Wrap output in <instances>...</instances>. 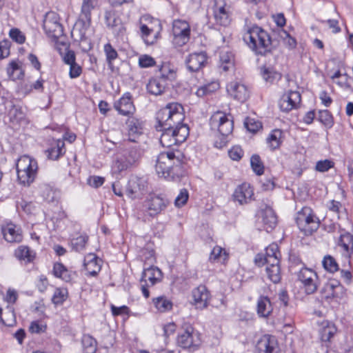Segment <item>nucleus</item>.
Listing matches in <instances>:
<instances>
[{
    "label": "nucleus",
    "mask_w": 353,
    "mask_h": 353,
    "mask_svg": "<svg viewBox=\"0 0 353 353\" xmlns=\"http://www.w3.org/2000/svg\"><path fill=\"white\" fill-rule=\"evenodd\" d=\"M43 28L48 37L55 41L58 50L68 49V45L62 38L63 28L59 21V17L57 13L54 12H47L43 19Z\"/></svg>",
    "instance_id": "obj_1"
},
{
    "label": "nucleus",
    "mask_w": 353,
    "mask_h": 353,
    "mask_svg": "<svg viewBox=\"0 0 353 353\" xmlns=\"http://www.w3.org/2000/svg\"><path fill=\"white\" fill-rule=\"evenodd\" d=\"M184 110L178 103H170L158 111L157 120L159 126L174 127L184 125Z\"/></svg>",
    "instance_id": "obj_2"
},
{
    "label": "nucleus",
    "mask_w": 353,
    "mask_h": 353,
    "mask_svg": "<svg viewBox=\"0 0 353 353\" xmlns=\"http://www.w3.org/2000/svg\"><path fill=\"white\" fill-rule=\"evenodd\" d=\"M180 168V161L172 152H161L157 157L155 170L159 177L174 180L175 171Z\"/></svg>",
    "instance_id": "obj_3"
},
{
    "label": "nucleus",
    "mask_w": 353,
    "mask_h": 353,
    "mask_svg": "<svg viewBox=\"0 0 353 353\" xmlns=\"http://www.w3.org/2000/svg\"><path fill=\"white\" fill-rule=\"evenodd\" d=\"M244 41L257 54H264L271 44V39L267 32L259 26L249 28L243 35Z\"/></svg>",
    "instance_id": "obj_4"
},
{
    "label": "nucleus",
    "mask_w": 353,
    "mask_h": 353,
    "mask_svg": "<svg viewBox=\"0 0 353 353\" xmlns=\"http://www.w3.org/2000/svg\"><path fill=\"white\" fill-rule=\"evenodd\" d=\"M17 179L20 184L30 186L37 175L38 164L37 161L28 155L20 157L16 163Z\"/></svg>",
    "instance_id": "obj_5"
},
{
    "label": "nucleus",
    "mask_w": 353,
    "mask_h": 353,
    "mask_svg": "<svg viewBox=\"0 0 353 353\" xmlns=\"http://www.w3.org/2000/svg\"><path fill=\"white\" fill-rule=\"evenodd\" d=\"M159 130L162 131L160 142L163 147L170 148L185 141L189 134L187 125L174 127L159 126Z\"/></svg>",
    "instance_id": "obj_6"
},
{
    "label": "nucleus",
    "mask_w": 353,
    "mask_h": 353,
    "mask_svg": "<svg viewBox=\"0 0 353 353\" xmlns=\"http://www.w3.org/2000/svg\"><path fill=\"white\" fill-rule=\"evenodd\" d=\"M296 222L299 228L305 234H311L319 227V222L309 207H304L296 214Z\"/></svg>",
    "instance_id": "obj_7"
},
{
    "label": "nucleus",
    "mask_w": 353,
    "mask_h": 353,
    "mask_svg": "<svg viewBox=\"0 0 353 353\" xmlns=\"http://www.w3.org/2000/svg\"><path fill=\"white\" fill-rule=\"evenodd\" d=\"M162 278V272L157 267L150 266L144 268L141 279V289L145 298H148L150 295L148 288L161 282Z\"/></svg>",
    "instance_id": "obj_8"
},
{
    "label": "nucleus",
    "mask_w": 353,
    "mask_h": 353,
    "mask_svg": "<svg viewBox=\"0 0 353 353\" xmlns=\"http://www.w3.org/2000/svg\"><path fill=\"white\" fill-rule=\"evenodd\" d=\"M139 157V153L135 148H130L123 150L121 157H119L112 166V173L119 174L127 170L135 164Z\"/></svg>",
    "instance_id": "obj_9"
},
{
    "label": "nucleus",
    "mask_w": 353,
    "mask_h": 353,
    "mask_svg": "<svg viewBox=\"0 0 353 353\" xmlns=\"http://www.w3.org/2000/svg\"><path fill=\"white\" fill-rule=\"evenodd\" d=\"M210 126L212 129H217L223 137H227L232 132L233 122L225 114L217 112L210 119Z\"/></svg>",
    "instance_id": "obj_10"
},
{
    "label": "nucleus",
    "mask_w": 353,
    "mask_h": 353,
    "mask_svg": "<svg viewBox=\"0 0 353 353\" xmlns=\"http://www.w3.org/2000/svg\"><path fill=\"white\" fill-rule=\"evenodd\" d=\"M298 279L302 283L305 292L307 294L314 293L319 285L317 274L312 269L302 268L298 274Z\"/></svg>",
    "instance_id": "obj_11"
},
{
    "label": "nucleus",
    "mask_w": 353,
    "mask_h": 353,
    "mask_svg": "<svg viewBox=\"0 0 353 353\" xmlns=\"http://www.w3.org/2000/svg\"><path fill=\"white\" fill-rule=\"evenodd\" d=\"M177 343L184 349L194 351L201 345L200 334L192 327H189L178 336Z\"/></svg>",
    "instance_id": "obj_12"
},
{
    "label": "nucleus",
    "mask_w": 353,
    "mask_h": 353,
    "mask_svg": "<svg viewBox=\"0 0 353 353\" xmlns=\"http://www.w3.org/2000/svg\"><path fill=\"white\" fill-rule=\"evenodd\" d=\"M213 14L216 23L221 26H227L231 22V8L224 0L215 1Z\"/></svg>",
    "instance_id": "obj_13"
},
{
    "label": "nucleus",
    "mask_w": 353,
    "mask_h": 353,
    "mask_svg": "<svg viewBox=\"0 0 353 353\" xmlns=\"http://www.w3.org/2000/svg\"><path fill=\"white\" fill-rule=\"evenodd\" d=\"M173 43L182 46L190 39V28L188 22L183 20H175L172 25Z\"/></svg>",
    "instance_id": "obj_14"
},
{
    "label": "nucleus",
    "mask_w": 353,
    "mask_h": 353,
    "mask_svg": "<svg viewBox=\"0 0 353 353\" xmlns=\"http://www.w3.org/2000/svg\"><path fill=\"white\" fill-rule=\"evenodd\" d=\"M168 202L157 195H150L143 203L144 210L151 216L157 215L167 206Z\"/></svg>",
    "instance_id": "obj_15"
},
{
    "label": "nucleus",
    "mask_w": 353,
    "mask_h": 353,
    "mask_svg": "<svg viewBox=\"0 0 353 353\" xmlns=\"http://www.w3.org/2000/svg\"><path fill=\"white\" fill-rule=\"evenodd\" d=\"M146 187L147 182L144 179L132 176L126 187V194L132 199L139 198L145 191Z\"/></svg>",
    "instance_id": "obj_16"
},
{
    "label": "nucleus",
    "mask_w": 353,
    "mask_h": 353,
    "mask_svg": "<svg viewBox=\"0 0 353 353\" xmlns=\"http://www.w3.org/2000/svg\"><path fill=\"white\" fill-rule=\"evenodd\" d=\"M258 353H279L280 347L276 336L265 334L257 342Z\"/></svg>",
    "instance_id": "obj_17"
},
{
    "label": "nucleus",
    "mask_w": 353,
    "mask_h": 353,
    "mask_svg": "<svg viewBox=\"0 0 353 353\" xmlns=\"http://www.w3.org/2000/svg\"><path fill=\"white\" fill-rule=\"evenodd\" d=\"M258 221L263 225V229L270 232L276 225V216L273 210L265 205L258 213Z\"/></svg>",
    "instance_id": "obj_18"
},
{
    "label": "nucleus",
    "mask_w": 353,
    "mask_h": 353,
    "mask_svg": "<svg viewBox=\"0 0 353 353\" xmlns=\"http://www.w3.org/2000/svg\"><path fill=\"white\" fill-rule=\"evenodd\" d=\"M301 102V94L297 91L289 90L284 93L279 100L280 109L289 112L296 108Z\"/></svg>",
    "instance_id": "obj_19"
},
{
    "label": "nucleus",
    "mask_w": 353,
    "mask_h": 353,
    "mask_svg": "<svg viewBox=\"0 0 353 353\" xmlns=\"http://www.w3.org/2000/svg\"><path fill=\"white\" fill-rule=\"evenodd\" d=\"M143 19L148 20V17H143L140 20V30L141 33V37L146 44H153L156 41L157 32H154V28L152 25L157 24L159 27L160 23L157 20H154V21H150V24H146L143 23Z\"/></svg>",
    "instance_id": "obj_20"
},
{
    "label": "nucleus",
    "mask_w": 353,
    "mask_h": 353,
    "mask_svg": "<svg viewBox=\"0 0 353 353\" xmlns=\"http://www.w3.org/2000/svg\"><path fill=\"white\" fill-rule=\"evenodd\" d=\"M192 303L197 309H203L208 306L210 296L205 285H199L192 292Z\"/></svg>",
    "instance_id": "obj_21"
},
{
    "label": "nucleus",
    "mask_w": 353,
    "mask_h": 353,
    "mask_svg": "<svg viewBox=\"0 0 353 353\" xmlns=\"http://www.w3.org/2000/svg\"><path fill=\"white\" fill-rule=\"evenodd\" d=\"M254 195L253 190L249 183L238 185L232 194L233 199L241 205L250 203Z\"/></svg>",
    "instance_id": "obj_22"
},
{
    "label": "nucleus",
    "mask_w": 353,
    "mask_h": 353,
    "mask_svg": "<svg viewBox=\"0 0 353 353\" xmlns=\"http://www.w3.org/2000/svg\"><path fill=\"white\" fill-rule=\"evenodd\" d=\"M228 94L240 102H244L249 97V91L247 87L239 82L232 81L227 85Z\"/></svg>",
    "instance_id": "obj_23"
},
{
    "label": "nucleus",
    "mask_w": 353,
    "mask_h": 353,
    "mask_svg": "<svg viewBox=\"0 0 353 353\" xmlns=\"http://www.w3.org/2000/svg\"><path fill=\"white\" fill-rule=\"evenodd\" d=\"M114 109L124 116L132 114L135 111V107L131 99L130 93H125L119 100L114 103Z\"/></svg>",
    "instance_id": "obj_24"
},
{
    "label": "nucleus",
    "mask_w": 353,
    "mask_h": 353,
    "mask_svg": "<svg viewBox=\"0 0 353 353\" xmlns=\"http://www.w3.org/2000/svg\"><path fill=\"white\" fill-rule=\"evenodd\" d=\"M97 5V0H83L79 21L83 23V26L85 28L91 24V13Z\"/></svg>",
    "instance_id": "obj_25"
},
{
    "label": "nucleus",
    "mask_w": 353,
    "mask_h": 353,
    "mask_svg": "<svg viewBox=\"0 0 353 353\" xmlns=\"http://www.w3.org/2000/svg\"><path fill=\"white\" fill-rule=\"evenodd\" d=\"M343 290V287L339 281L330 279L325 283L321 290V293L325 299L337 296Z\"/></svg>",
    "instance_id": "obj_26"
},
{
    "label": "nucleus",
    "mask_w": 353,
    "mask_h": 353,
    "mask_svg": "<svg viewBox=\"0 0 353 353\" xmlns=\"http://www.w3.org/2000/svg\"><path fill=\"white\" fill-rule=\"evenodd\" d=\"M2 232L6 241L10 243H17L22 240V235L19 228L12 223L2 227Z\"/></svg>",
    "instance_id": "obj_27"
},
{
    "label": "nucleus",
    "mask_w": 353,
    "mask_h": 353,
    "mask_svg": "<svg viewBox=\"0 0 353 353\" xmlns=\"http://www.w3.org/2000/svg\"><path fill=\"white\" fill-rule=\"evenodd\" d=\"M10 121L13 125L27 123L26 114L24 110L19 105H12L8 112Z\"/></svg>",
    "instance_id": "obj_28"
},
{
    "label": "nucleus",
    "mask_w": 353,
    "mask_h": 353,
    "mask_svg": "<svg viewBox=\"0 0 353 353\" xmlns=\"http://www.w3.org/2000/svg\"><path fill=\"white\" fill-rule=\"evenodd\" d=\"M206 61V56L204 52L193 53L190 54L186 60L188 70L191 72L198 71Z\"/></svg>",
    "instance_id": "obj_29"
},
{
    "label": "nucleus",
    "mask_w": 353,
    "mask_h": 353,
    "mask_svg": "<svg viewBox=\"0 0 353 353\" xmlns=\"http://www.w3.org/2000/svg\"><path fill=\"white\" fill-rule=\"evenodd\" d=\"M65 152V143L60 139L54 140L50 148L46 150L48 157L52 160H57Z\"/></svg>",
    "instance_id": "obj_30"
},
{
    "label": "nucleus",
    "mask_w": 353,
    "mask_h": 353,
    "mask_svg": "<svg viewBox=\"0 0 353 353\" xmlns=\"http://www.w3.org/2000/svg\"><path fill=\"white\" fill-rule=\"evenodd\" d=\"M100 261L97 256L93 254L90 253L85 256L84 259V266L90 275H96L101 270Z\"/></svg>",
    "instance_id": "obj_31"
},
{
    "label": "nucleus",
    "mask_w": 353,
    "mask_h": 353,
    "mask_svg": "<svg viewBox=\"0 0 353 353\" xmlns=\"http://www.w3.org/2000/svg\"><path fill=\"white\" fill-rule=\"evenodd\" d=\"M105 21L106 25L114 32H122L124 27L121 19L116 15L113 10H107L105 12Z\"/></svg>",
    "instance_id": "obj_32"
},
{
    "label": "nucleus",
    "mask_w": 353,
    "mask_h": 353,
    "mask_svg": "<svg viewBox=\"0 0 353 353\" xmlns=\"http://www.w3.org/2000/svg\"><path fill=\"white\" fill-rule=\"evenodd\" d=\"M126 124L128 128L129 141L135 142L137 137L142 133L141 123L138 119L130 117Z\"/></svg>",
    "instance_id": "obj_33"
},
{
    "label": "nucleus",
    "mask_w": 353,
    "mask_h": 353,
    "mask_svg": "<svg viewBox=\"0 0 353 353\" xmlns=\"http://www.w3.org/2000/svg\"><path fill=\"white\" fill-rule=\"evenodd\" d=\"M165 89V81L160 77L150 79L147 84L148 92L156 96L161 94Z\"/></svg>",
    "instance_id": "obj_34"
},
{
    "label": "nucleus",
    "mask_w": 353,
    "mask_h": 353,
    "mask_svg": "<svg viewBox=\"0 0 353 353\" xmlns=\"http://www.w3.org/2000/svg\"><path fill=\"white\" fill-rule=\"evenodd\" d=\"M160 78L165 80L172 81L175 79L176 76V71L175 67L170 63H163L160 69Z\"/></svg>",
    "instance_id": "obj_35"
},
{
    "label": "nucleus",
    "mask_w": 353,
    "mask_h": 353,
    "mask_svg": "<svg viewBox=\"0 0 353 353\" xmlns=\"http://www.w3.org/2000/svg\"><path fill=\"white\" fill-rule=\"evenodd\" d=\"M15 256L21 261L31 262L34 258V253L27 246H19L14 252Z\"/></svg>",
    "instance_id": "obj_36"
},
{
    "label": "nucleus",
    "mask_w": 353,
    "mask_h": 353,
    "mask_svg": "<svg viewBox=\"0 0 353 353\" xmlns=\"http://www.w3.org/2000/svg\"><path fill=\"white\" fill-rule=\"evenodd\" d=\"M228 254L224 248L220 246H215L210 253V260L212 262L216 261L224 263L228 260Z\"/></svg>",
    "instance_id": "obj_37"
},
{
    "label": "nucleus",
    "mask_w": 353,
    "mask_h": 353,
    "mask_svg": "<svg viewBox=\"0 0 353 353\" xmlns=\"http://www.w3.org/2000/svg\"><path fill=\"white\" fill-rule=\"evenodd\" d=\"M324 325L320 332L321 339L323 341H330L336 334V326L328 321L323 323Z\"/></svg>",
    "instance_id": "obj_38"
},
{
    "label": "nucleus",
    "mask_w": 353,
    "mask_h": 353,
    "mask_svg": "<svg viewBox=\"0 0 353 353\" xmlns=\"http://www.w3.org/2000/svg\"><path fill=\"white\" fill-rule=\"evenodd\" d=\"M83 353H96L97 341L90 335H85L82 339Z\"/></svg>",
    "instance_id": "obj_39"
},
{
    "label": "nucleus",
    "mask_w": 353,
    "mask_h": 353,
    "mask_svg": "<svg viewBox=\"0 0 353 353\" xmlns=\"http://www.w3.org/2000/svg\"><path fill=\"white\" fill-rule=\"evenodd\" d=\"M282 131L278 129L274 130L267 138V143L272 150L278 148L281 143Z\"/></svg>",
    "instance_id": "obj_40"
},
{
    "label": "nucleus",
    "mask_w": 353,
    "mask_h": 353,
    "mask_svg": "<svg viewBox=\"0 0 353 353\" xmlns=\"http://www.w3.org/2000/svg\"><path fill=\"white\" fill-rule=\"evenodd\" d=\"M280 257L274 256L270 258H263V254H258L254 259V262L258 266H262L266 264V267H272L273 265H279Z\"/></svg>",
    "instance_id": "obj_41"
},
{
    "label": "nucleus",
    "mask_w": 353,
    "mask_h": 353,
    "mask_svg": "<svg viewBox=\"0 0 353 353\" xmlns=\"http://www.w3.org/2000/svg\"><path fill=\"white\" fill-rule=\"evenodd\" d=\"M54 274L63 281L68 282L72 279L71 273L61 263H55L53 268Z\"/></svg>",
    "instance_id": "obj_42"
},
{
    "label": "nucleus",
    "mask_w": 353,
    "mask_h": 353,
    "mask_svg": "<svg viewBox=\"0 0 353 353\" xmlns=\"http://www.w3.org/2000/svg\"><path fill=\"white\" fill-rule=\"evenodd\" d=\"M220 61L223 70L227 71L233 66L234 56L230 52L222 50L220 53Z\"/></svg>",
    "instance_id": "obj_43"
},
{
    "label": "nucleus",
    "mask_w": 353,
    "mask_h": 353,
    "mask_svg": "<svg viewBox=\"0 0 353 353\" xmlns=\"http://www.w3.org/2000/svg\"><path fill=\"white\" fill-rule=\"evenodd\" d=\"M219 83L216 81H213L199 87L196 91V94L198 97H201L216 91L219 89Z\"/></svg>",
    "instance_id": "obj_44"
},
{
    "label": "nucleus",
    "mask_w": 353,
    "mask_h": 353,
    "mask_svg": "<svg viewBox=\"0 0 353 353\" xmlns=\"http://www.w3.org/2000/svg\"><path fill=\"white\" fill-rule=\"evenodd\" d=\"M261 74L265 81L270 83L281 78V74L270 67L264 66L262 68Z\"/></svg>",
    "instance_id": "obj_45"
},
{
    "label": "nucleus",
    "mask_w": 353,
    "mask_h": 353,
    "mask_svg": "<svg viewBox=\"0 0 353 353\" xmlns=\"http://www.w3.org/2000/svg\"><path fill=\"white\" fill-rule=\"evenodd\" d=\"M154 306L157 309H172V302L166 296H161L152 299Z\"/></svg>",
    "instance_id": "obj_46"
},
{
    "label": "nucleus",
    "mask_w": 353,
    "mask_h": 353,
    "mask_svg": "<svg viewBox=\"0 0 353 353\" xmlns=\"http://www.w3.org/2000/svg\"><path fill=\"white\" fill-rule=\"evenodd\" d=\"M88 236L87 235H79L71 240V246L77 252L82 251L88 242Z\"/></svg>",
    "instance_id": "obj_47"
},
{
    "label": "nucleus",
    "mask_w": 353,
    "mask_h": 353,
    "mask_svg": "<svg viewBox=\"0 0 353 353\" xmlns=\"http://www.w3.org/2000/svg\"><path fill=\"white\" fill-rule=\"evenodd\" d=\"M0 310V321L6 326H12L15 323L14 310Z\"/></svg>",
    "instance_id": "obj_48"
},
{
    "label": "nucleus",
    "mask_w": 353,
    "mask_h": 353,
    "mask_svg": "<svg viewBox=\"0 0 353 353\" xmlns=\"http://www.w3.org/2000/svg\"><path fill=\"white\" fill-rule=\"evenodd\" d=\"M266 273L270 280L276 283L281 280L280 265H273L272 267H266Z\"/></svg>",
    "instance_id": "obj_49"
},
{
    "label": "nucleus",
    "mask_w": 353,
    "mask_h": 353,
    "mask_svg": "<svg viewBox=\"0 0 353 353\" xmlns=\"http://www.w3.org/2000/svg\"><path fill=\"white\" fill-rule=\"evenodd\" d=\"M323 268L330 272H335L339 270V265L336 260L331 256L327 255L323 258L322 261Z\"/></svg>",
    "instance_id": "obj_50"
},
{
    "label": "nucleus",
    "mask_w": 353,
    "mask_h": 353,
    "mask_svg": "<svg viewBox=\"0 0 353 353\" xmlns=\"http://www.w3.org/2000/svg\"><path fill=\"white\" fill-rule=\"evenodd\" d=\"M319 120L327 128H332L334 124L333 117L330 112L327 110L319 112Z\"/></svg>",
    "instance_id": "obj_51"
},
{
    "label": "nucleus",
    "mask_w": 353,
    "mask_h": 353,
    "mask_svg": "<svg viewBox=\"0 0 353 353\" xmlns=\"http://www.w3.org/2000/svg\"><path fill=\"white\" fill-rule=\"evenodd\" d=\"M250 163L252 168L256 174L261 175L263 173L264 167L259 155H252Z\"/></svg>",
    "instance_id": "obj_52"
},
{
    "label": "nucleus",
    "mask_w": 353,
    "mask_h": 353,
    "mask_svg": "<svg viewBox=\"0 0 353 353\" xmlns=\"http://www.w3.org/2000/svg\"><path fill=\"white\" fill-rule=\"evenodd\" d=\"M68 295L67 290L65 288H58L54 291V295L52 296L53 303L57 305L61 303H63Z\"/></svg>",
    "instance_id": "obj_53"
},
{
    "label": "nucleus",
    "mask_w": 353,
    "mask_h": 353,
    "mask_svg": "<svg viewBox=\"0 0 353 353\" xmlns=\"http://www.w3.org/2000/svg\"><path fill=\"white\" fill-rule=\"evenodd\" d=\"M350 244H352V250H353V237L349 234L341 235L339 245L343 248L347 255L349 254Z\"/></svg>",
    "instance_id": "obj_54"
},
{
    "label": "nucleus",
    "mask_w": 353,
    "mask_h": 353,
    "mask_svg": "<svg viewBox=\"0 0 353 353\" xmlns=\"http://www.w3.org/2000/svg\"><path fill=\"white\" fill-rule=\"evenodd\" d=\"M188 198V191L185 188L181 190L179 194L177 195L174 200L175 206L177 208L183 206L187 203Z\"/></svg>",
    "instance_id": "obj_55"
},
{
    "label": "nucleus",
    "mask_w": 353,
    "mask_h": 353,
    "mask_svg": "<svg viewBox=\"0 0 353 353\" xmlns=\"http://www.w3.org/2000/svg\"><path fill=\"white\" fill-rule=\"evenodd\" d=\"M10 37L17 43L22 44L26 41L24 34L18 28H12L9 32Z\"/></svg>",
    "instance_id": "obj_56"
},
{
    "label": "nucleus",
    "mask_w": 353,
    "mask_h": 353,
    "mask_svg": "<svg viewBox=\"0 0 353 353\" xmlns=\"http://www.w3.org/2000/svg\"><path fill=\"white\" fill-rule=\"evenodd\" d=\"M244 125L247 130L251 132H255L262 128L261 122L252 118H246Z\"/></svg>",
    "instance_id": "obj_57"
},
{
    "label": "nucleus",
    "mask_w": 353,
    "mask_h": 353,
    "mask_svg": "<svg viewBox=\"0 0 353 353\" xmlns=\"http://www.w3.org/2000/svg\"><path fill=\"white\" fill-rule=\"evenodd\" d=\"M104 52L109 64H111L112 62L117 58V52L110 43H107L104 46Z\"/></svg>",
    "instance_id": "obj_58"
},
{
    "label": "nucleus",
    "mask_w": 353,
    "mask_h": 353,
    "mask_svg": "<svg viewBox=\"0 0 353 353\" xmlns=\"http://www.w3.org/2000/svg\"><path fill=\"white\" fill-rule=\"evenodd\" d=\"M280 37L283 39L284 44L289 49H294L296 46V39L292 37L286 31L282 30Z\"/></svg>",
    "instance_id": "obj_59"
},
{
    "label": "nucleus",
    "mask_w": 353,
    "mask_h": 353,
    "mask_svg": "<svg viewBox=\"0 0 353 353\" xmlns=\"http://www.w3.org/2000/svg\"><path fill=\"white\" fill-rule=\"evenodd\" d=\"M271 256H281V254L279 250V246L276 243H272L265 249V254L263 255V258H270Z\"/></svg>",
    "instance_id": "obj_60"
},
{
    "label": "nucleus",
    "mask_w": 353,
    "mask_h": 353,
    "mask_svg": "<svg viewBox=\"0 0 353 353\" xmlns=\"http://www.w3.org/2000/svg\"><path fill=\"white\" fill-rule=\"evenodd\" d=\"M334 163L333 161L328 159H325L323 161H318L316 164L315 169L319 172H327L329 169L334 167Z\"/></svg>",
    "instance_id": "obj_61"
},
{
    "label": "nucleus",
    "mask_w": 353,
    "mask_h": 353,
    "mask_svg": "<svg viewBox=\"0 0 353 353\" xmlns=\"http://www.w3.org/2000/svg\"><path fill=\"white\" fill-rule=\"evenodd\" d=\"M155 64L154 59L147 54L141 55L139 59V65L141 68H148Z\"/></svg>",
    "instance_id": "obj_62"
},
{
    "label": "nucleus",
    "mask_w": 353,
    "mask_h": 353,
    "mask_svg": "<svg viewBox=\"0 0 353 353\" xmlns=\"http://www.w3.org/2000/svg\"><path fill=\"white\" fill-rule=\"evenodd\" d=\"M3 299L9 305H12L18 299V293L14 289L9 288Z\"/></svg>",
    "instance_id": "obj_63"
},
{
    "label": "nucleus",
    "mask_w": 353,
    "mask_h": 353,
    "mask_svg": "<svg viewBox=\"0 0 353 353\" xmlns=\"http://www.w3.org/2000/svg\"><path fill=\"white\" fill-rule=\"evenodd\" d=\"M230 157L234 161H239L243 155L242 149L239 146L232 147L228 152Z\"/></svg>",
    "instance_id": "obj_64"
}]
</instances>
